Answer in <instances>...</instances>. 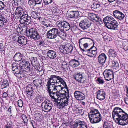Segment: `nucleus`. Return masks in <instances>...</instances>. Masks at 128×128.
<instances>
[{"mask_svg":"<svg viewBox=\"0 0 128 128\" xmlns=\"http://www.w3.org/2000/svg\"><path fill=\"white\" fill-rule=\"evenodd\" d=\"M18 42L21 45L23 46L27 44L26 39L23 36H20L18 38Z\"/></svg>","mask_w":128,"mask_h":128,"instance_id":"28","label":"nucleus"},{"mask_svg":"<svg viewBox=\"0 0 128 128\" xmlns=\"http://www.w3.org/2000/svg\"><path fill=\"white\" fill-rule=\"evenodd\" d=\"M4 23H3V22L1 20H0V26L1 27H4Z\"/></svg>","mask_w":128,"mask_h":128,"instance_id":"64","label":"nucleus"},{"mask_svg":"<svg viewBox=\"0 0 128 128\" xmlns=\"http://www.w3.org/2000/svg\"><path fill=\"white\" fill-rule=\"evenodd\" d=\"M96 98L100 100L105 98V92L103 90H100L96 92Z\"/></svg>","mask_w":128,"mask_h":128,"instance_id":"23","label":"nucleus"},{"mask_svg":"<svg viewBox=\"0 0 128 128\" xmlns=\"http://www.w3.org/2000/svg\"><path fill=\"white\" fill-rule=\"evenodd\" d=\"M22 55L20 52L16 54L13 57L14 60L15 61L18 62L22 60Z\"/></svg>","mask_w":128,"mask_h":128,"instance_id":"31","label":"nucleus"},{"mask_svg":"<svg viewBox=\"0 0 128 128\" xmlns=\"http://www.w3.org/2000/svg\"><path fill=\"white\" fill-rule=\"evenodd\" d=\"M22 9L20 8H17L16 9V11L18 12H18V15L20 18L21 19V17L22 16L25 14H26L25 12L22 10Z\"/></svg>","mask_w":128,"mask_h":128,"instance_id":"34","label":"nucleus"},{"mask_svg":"<svg viewBox=\"0 0 128 128\" xmlns=\"http://www.w3.org/2000/svg\"><path fill=\"white\" fill-rule=\"evenodd\" d=\"M64 34L62 31H59L56 28H53L47 32V36L48 38L55 39L56 42H58L60 39H64Z\"/></svg>","mask_w":128,"mask_h":128,"instance_id":"2","label":"nucleus"},{"mask_svg":"<svg viewBox=\"0 0 128 128\" xmlns=\"http://www.w3.org/2000/svg\"><path fill=\"white\" fill-rule=\"evenodd\" d=\"M38 45L40 46H44V44H45L44 42V41L42 40L38 42Z\"/></svg>","mask_w":128,"mask_h":128,"instance_id":"58","label":"nucleus"},{"mask_svg":"<svg viewBox=\"0 0 128 128\" xmlns=\"http://www.w3.org/2000/svg\"><path fill=\"white\" fill-rule=\"evenodd\" d=\"M44 2L45 5L51 3L52 2V0H43Z\"/></svg>","mask_w":128,"mask_h":128,"instance_id":"55","label":"nucleus"},{"mask_svg":"<svg viewBox=\"0 0 128 128\" xmlns=\"http://www.w3.org/2000/svg\"><path fill=\"white\" fill-rule=\"evenodd\" d=\"M126 14L122 13V12H120V20L122 19H123L125 16V15Z\"/></svg>","mask_w":128,"mask_h":128,"instance_id":"63","label":"nucleus"},{"mask_svg":"<svg viewBox=\"0 0 128 128\" xmlns=\"http://www.w3.org/2000/svg\"><path fill=\"white\" fill-rule=\"evenodd\" d=\"M81 106H82V107L83 108H84L86 106V103L85 102L83 101H81L80 102Z\"/></svg>","mask_w":128,"mask_h":128,"instance_id":"61","label":"nucleus"},{"mask_svg":"<svg viewBox=\"0 0 128 128\" xmlns=\"http://www.w3.org/2000/svg\"><path fill=\"white\" fill-rule=\"evenodd\" d=\"M12 123L11 122H9L6 126V128H12Z\"/></svg>","mask_w":128,"mask_h":128,"instance_id":"49","label":"nucleus"},{"mask_svg":"<svg viewBox=\"0 0 128 128\" xmlns=\"http://www.w3.org/2000/svg\"><path fill=\"white\" fill-rule=\"evenodd\" d=\"M22 117L24 123V124L25 125L28 122V119L26 115L24 114H22Z\"/></svg>","mask_w":128,"mask_h":128,"instance_id":"46","label":"nucleus"},{"mask_svg":"<svg viewBox=\"0 0 128 128\" xmlns=\"http://www.w3.org/2000/svg\"><path fill=\"white\" fill-rule=\"evenodd\" d=\"M57 26L59 30L62 31L64 34V38H65L66 37V34L64 31H68L70 29V26L69 24L66 21H60Z\"/></svg>","mask_w":128,"mask_h":128,"instance_id":"6","label":"nucleus"},{"mask_svg":"<svg viewBox=\"0 0 128 128\" xmlns=\"http://www.w3.org/2000/svg\"><path fill=\"white\" fill-rule=\"evenodd\" d=\"M74 125V127H77L76 128H87L86 123L79 119L75 120Z\"/></svg>","mask_w":128,"mask_h":128,"instance_id":"16","label":"nucleus"},{"mask_svg":"<svg viewBox=\"0 0 128 128\" xmlns=\"http://www.w3.org/2000/svg\"><path fill=\"white\" fill-rule=\"evenodd\" d=\"M79 19L80 20V22L79 24V25L83 30L88 28L91 26V22L88 21L84 17H81Z\"/></svg>","mask_w":128,"mask_h":128,"instance_id":"9","label":"nucleus"},{"mask_svg":"<svg viewBox=\"0 0 128 128\" xmlns=\"http://www.w3.org/2000/svg\"><path fill=\"white\" fill-rule=\"evenodd\" d=\"M31 91H33L32 86L30 84L28 85L26 88V91L29 92Z\"/></svg>","mask_w":128,"mask_h":128,"instance_id":"48","label":"nucleus"},{"mask_svg":"<svg viewBox=\"0 0 128 128\" xmlns=\"http://www.w3.org/2000/svg\"><path fill=\"white\" fill-rule=\"evenodd\" d=\"M94 16L93 18H92L94 20H96V21L98 22H102L101 18L97 16L96 14H94V16Z\"/></svg>","mask_w":128,"mask_h":128,"instance_id":"43","label":"nucleus"},{"mask_svg":"<svg viewBox=\"0 0 128 128\" xmlns=\"http://www.w3.org/2000/svg\"><path fill=\"white\" fill-rule=\"evenodd\" d=\"M114 19L111 16H107L104 18L103 20L104 23L106 26L108 23L110 22V21Z\"/></svg>","mask_w":128,"mask_h":128,"instance_id":"33","label":"nucleus"},{"mask_svg":"<svg viewBox=\"0 0 128 128\" xmlns=\"http://www.w3.org/2000/svg\"><path fill=\"white\" fill-rule=\"evenodd\" d=\"M38 14L35 11L32 12L31 13V16L34 18H38Z\"/></svg>","mask_w":128,"mask_h":128,"instance_id":"45","label":"nucleus"},{"mask_svg":"<svg viewBox=\"0 0 128 128\" xmlns=\"http://www.w3.org/2000/svg\"><path fill=\"white\" fill-rule=\"evenodd\" d=\"M115 74L117 75L118 77L119 78L120 76V72H119V70H117L116 71H115L114 72Z\"/></svg>","mask_w":128,"mask_h":128,"instance_id":"62","label":"nucleus"},{"mask_svg":"<svg viewBox=\"0 0 128 128\" xmlns=\"http://www.w3.org/2000/svg\"><path fill=\"white\" fill-rule=\"evenodd\" d=\"M42 97L38 95L36 96L35 101L38 103H40L42 101Z\"/></svg>","mask_w":128,"mask_h":128,"instance_id":"41","label":"nucleus"},{"mask_svg":"<svg viewBox=\"0 0 128 128\" xmlns=\"http://www.w3.org/2000/svg\"><path fill=\"white\" fill-rule=\"evenodd\" d=\"M63 92H64L63 94L64 96H62V97L60 98V103L57 105V107L60 109H62L64 108V106L68 105V103L69 92H66V91Z\"/></svg>","mask_w":128,"mask_h":128,"instance_id":"4","label":"nucleus"},{"mask_svg":"<svg viewBox=\"0 0 128 128\" xmlns=\"http://www.w3.org/2000/svg\"><path fill=\"white\" fill-rule=\"evenodd\" d=\"M75 98L78 100H82L85 98V95L82 92L76 91L74 93Z\"/></svg>","mask_w":128,"mask_h":128,"instance_id":"21","label":"nucleus"},{"mask_svg":"<svg viewBox=\"0 0 128 128\" xmlns=\"http://www.w3.org/2000/svg\"><path fill=\"white\" fill-rule=\"evenodd\" d=\"M112 66L114 69H115L116 70L117 69L119 68V64L118 62L112 60Z\"/></svg>","mask_w":128,"mask_h":128,"instance_id":"39","label":"nucleus"},{"mask_svg":"<svg viewBox=\"0 0 128 128\" xmlns=\"http://www.w3.org/2000/svg\"><path fill=\"white\" fill-rule=\"evenodd\" d=\"M88 116L92 124H96L101 121L102 117L98 111L96 109L91 110L88 114Z\"/></svg>","mask_w":128,"mask_h":128,"instance_id":"3","label":"nucleus"},{"mask_svg":"<svg viewBox=\"0 0 128 128\" xmlns=\"http://www.w3.org/2000/svg\"><path fill=\"white\" fill-rule=\"evenodd\" d=\"M51 6L52 11L54 13L58 12V9L57 7V5L55 3H53L51 5Z\"/></svg>","mask_w":128,"mask_h":128,"instance_id":"36","label":"nucleus"},{"mask_svg":"<svg viewBox=\"0 0 128 128\" xmlns=\"http://www.w3.org/2000/svg\"><path fill=\"white\" fill-rule=\"evenodd\" d=\"M108 55L109 57H112L114 58L116 57V53L114 51V50L112 49H110L108 52Z\"/></svg>","mask_w":128,"mask_h":128,"instance_id":"35","label":"nucleus"},{"mask_svg":"<svg viewBox=\"0 0 128 128\" xmlns=\"http://www.w3.org/2000/svg\"><path fill=\"white\" fill-rule=\"evenodd\" d=\"M92 40L90 38H80L79 40V43L83 44L84 47V49L81 48L83 51V50H87L86 48H88V44L90 42H92Z\"/></svg>","mask_w":128,"mask_h":128,"instance_id":"12","label":"nucleus"},{"mask_svg":"<svg viewBox=\"0 0 128 128\" xmlns=\"http://www.w3.org/2000/svg\"><path fill=\"white\" fill-rule=\"evenodd\" d=\"M120 125L124 126L128 124V114L126 113L122 109L120 108Z\"/></svg>","mask_w":128,"mask_h":128,"instance_id":"11","label":"nucleus"},{"mask_svg":"<svg viewBox=\"0 0 128 128\" xmlns=\"http://www.w3.org/2000/svg\"><path fill=\"white\" fill-rule=\"evenodd\" d=\"M79 15V12L78 11H72L68 13V16L71 18H76Z\"/></svg>","mask_w":128,"mask_h":128,"instance_id":"29","label":"nucleus"},{"mask_svg":"<svg viewBox=\"0 0 128 128\" xmlns=\"http://www.w3.org/2000/svg\"><path fill=\"white\" fill-rule=\"evenodd\" d=\"M105 80L109 81L114 78V73L112 70H106L103 73Z\"/></svg>","mask_w":128,"mask_h":128,"instance_id":"14","label":"nucleus"},{"mask_svg":"<svg viewBox=\"0 0 128 128\" xmlns=\"http://www.w3.org/2000/svg\"><path fill=\"white\" fill-rule=\"evenodd\" d=\"M34 120L38 121V122H40L42 120L41 114L38 113L35 114H34Z\"/></svg>","mask_w":128,"mask_h":128,"instance_id":"37","label":"nucleus"},{"mask_svg":"<svg viewBox=\"0 0 128 128\" xmlns=\"http://www.w3.org/2000/svg\"><path fill=\"white\" fill-rule=\"evenodd\" d=\"M31 63L32 66L34 67L35 69H36L37 70H39L40 68H41L40 70H39V72L41 71L42 70L43 68L42 67L40 66V64L35 59L32 60L31 61Z\"/></svg>","mask_w":128,"mask_h":128,"instance_id":"25","label":"nucleus"},{"mask_svg":"<svg viewBox=\"0 0 128 128\" xmlns=\"http://www.w3.org/2000/svg\"><path fill=\"white\" fill-rule=\"evenodd\" d=\"M20 64L14 63L12 65V70L16 74L20 70L21 68Z\"/></svg>","mask_w":128,"mask_h":128,"instance_id":"26","label":"nucleus"},{"mask_svg":"<svg viewBox=\"0 0 128 128\" xmlns=\"http://www.w3.org/2000/svg\"><path fill=\"white\" fill-rule=\"evenodd\" d=\"M26 14L22 15L21 17L20 22L26 24L28 25L31 22V17L27 14V12H25Z\"/></svg>","mask_w":128,"mask_h":128,"instance_id":"15","label":"nucleus"},{"mask_svg":"<svg viewBox=\"0 0 128 128\" xmlns=\"http://www.w3.org/2000/svg\"><path fill=\"white\" fill-rule=\"evenodd\" d=\"M48 91L49 93L50 96L52 98H57V97H62L64 96L63 94L64 93H60L58 92H54L52 91L49 92L48 90Z\"/></svg>","mask_w":128,"mask_h":128,"instance_id":"19","label":"nucleus"},{"mask_svg":"<svg viewBox=\"0 0 128 128\" xmlns=\"http://www.w3.org/2000/svg\"><path fill=\"white\" fill-rule=\"evenodd\" d=\"M46 50H48L46 53V55L48 57L51 59H54L56 58V55L54 51L52 50H49L48 49Z\"/></svg>","mask_w":128,"mask_h":128,"instance_id":"24","label":"nucleus"},{"mask_svg":"<svg viewBox=\"0 0 128 128\" xmlns=\"http://www.w3.org/2000/svg\"><path fill=\"white\" fill-rule=\"evenodd\" d=\"M73 49V46L70 44H68L64 45L61 46L59 50L61 52L64 54H67L71 52Z\"/></svg>","mask_w":128,"mask_h":128,"instance_id":"10","label":"nucleus"},{"mask_svg":"<svg viewBox=\"0 0 128 128\" xmlns=\"http://www.w3.org/2000/svg\"><path fill=\"white\" fill-rule=\"evenodd\" d=\"M113 14L116 18L120 20V12L118 10H116L113 11Z\"/></svg>","mask_w":128,"mask_h":128,"instance_id":"38","label":"nucleus"},{"mask_svg":"<svg viewBox=\"0 0 128 128\" xmlns=\"http://www.w3.org/2000/svg\"><path fill=\"white\" fill-rule=\"evenodd\" d=\"M35 5L36 4H40L42 3L41 0H34Z\"/></svg>","mask_w":128,"mask_h":128,"instance_id":"59","label":"nucleus"},{"mask_svg":"<svg viewBox=\"0 0 128 128\" xmlns=\"http://www.w3.org/2000/svg\"><path fill=\"white\" fill-rule=\"evenodd\" d=\"M4 3L1 1L0 2V10H1L4 8Z\"/></svg>","mask_w":128,"mask_h":128,"instance_id":"56","label":"nucleus"},{"mask_svg":"<svg viewBox=\"0 0 128 128\" xmlns=\"http://www.w3.org/2000/svg\"><path fill=\"white\" fill-rule=\"evenodd\" d=\"M33 83L34 85L36 86H38V84L41 86H42V80H36L34 81Z\"/></svg>","mask_w":128,"mask_h":128,"instance_id":"40","label":"nucleus"},{"mask_svg":"<svg viewBox=\"0 0 128 128\" xmlns=\"http://www.w3.org/2000/svg\"><path fill=\"white\" fill-rule=\"evenodd\" d=\"M9 82L7 80H3L0 82V88L8 92L9 88Z\"/></svg>","mask_w":128,"mask_h":128,"instance_id":"17","label":"nucleus"},{"mask_svg":"<svg viewBox=\"0 0 128 128\" xmlns=\"http://www.w3.org/2000/svg\"><path fill=\"white\" fill-rule=\"evenodd\" d=\"M83 52L84 54L90 57H95L97 53L96 48L93 46L87 50H83Z\"/></svg>","mask_w":128,"mask_h":128,"instance_id":"8","label":"nucleus"},{"mask_svg":"<svg viewBox=\"0 0 128 128\" xmlns=\"http://www.w3.org/2000/svg\"><path fill=\"white\" fill-rule=\"evenodd\" d=\"M26 35L27 36L36 40L40 38V34L37 30L35 28H32L26 31Z\"/></svg>","mask_w":128,"mask_h":128,"instance_id":"5","label":"nucleus"},{"mask_svg":"<svg viewBox=\"0 0 128 128\" xmlns=\"http://www.w3.org/2000/svg\"><path fill=\"white\" fill-rule=\"evenodd\" d=\"M69 66L72 68L78 66L80 64V63L77 60H72L69 62Z\"/></svg>","mask_w":128,"mask_h":128,"instance_id":"27","label":"nucleus"},{"mask_svg":"<svg viewBox=\"0 0 128 128\" xmlns=\"http://www.w3.org/2000/svg\"><path fill=\"white\" fill-rule=\"evenodd\" d=\"M26 72L24 70H23L22 72L20 70L17 73L16 76L17 77L24 79L27 77L28 76L26 73H25Z\"/></svg>","mask_w":128,"mask_h":128,"instance_id":"30","label":"nucleus"},{"mask_svg":"<svg viewBox=\"0 0 128 128\" xmlns=\"http://www.w3.org/2000/svg\"><path fill=\"white\" fill-rule=\"evenodd\" d=\"M97 81H98V84H102L104 83V80L100 78H98Z\"/></svg>","mask_w":128,"mask_h":128,"instance_id":"47","label":"nucleus"},{"mask_svg":"<svg viewBox=\"0 0 128 128\" xmlns=\"http://www.w3.org/2000/svg\"><path fill=\"white\" fill-rule=\"evenodd\" d=\"M54 102L56 103H57L58 104H59L60 103V97H57V98H54Z\"/></svg>","mask_w":128,"mask_h":128,"instance_id":"53","label":"nucleus"},{"mask_svg":"<svg viewBox=\"0 0 128 128\" xmlns=\"http://www.w3.org/2000/svg\"><path fill=\"white\" fill-rule=\"evenodd\" d=\"M20 63L21 69L22 70H24L26 72L30 73L32 70L30 63L28 61L23 59L21 60Z\"/></svg>","mask_w":128,"mask_h":128,"instance_id":"7","label":"nucleus"},{"mask_svg":"<svg viewBox=\"0 0 128 128\" xmlns=\"http://www.w3.org/2000/svg\"><path fill=\"white\" fill-rule=\"evenodd\" d=\"M106 57L104 53H102L98 56V61L99 64L102 66H103L105 62Z\"/></svg>","mask_w":128,"mask_h":128,"instance_id":"22","label":"nucleus"},{"mask_svg":"<svg viewBox=\"0 0 128 128\" xmlns=\"http://www.w3.org/2000/svg\"><path fill=\"white\" fill-rule=\"evenodd\" d=\"M121 67L122 68H123L126 71L128 72V66L126 64H124V65L123 64H122V66H121Z\"/></svg>","mask_w":128,"mask_h":128,"instance_id":"54","label":"nucleus"},{"mask_svg":"<svg viewBox=\"0 0 128 128\" xmlns=\"http://www.w3.org/2000/svg\"><path fill=\"white\" fill-rule=\"evenodd\" d=\"M18 104L19 107L21 108L23 106V101L20 99L18 100Z\"/></svg>","mask_w":128,"mask_h":128,"instance_id":"51","label":"nucleus"},{"mask_svg":"<svg viewBox=\"0 0 128 128\" xmlns=\"http://www.w3.org/2000/svg\"><path fill=\"white\" fill-rule=\"evenodd\" d=\"M118 25L117 21L114 19L108 23L105 26L108 28L114 30L117 27Z\"/></svg>","mask_w":128,"mask_h":128,"instance_id":"18","label":"nucleus"},{"mask_svg":"<svg viewBox=\"0 0 128 128\" xmlns=\"http://www.w3.org/2000/svg\"><path fill=\"white\" fill-rule=\"evenodd\" d=\"M83 76L82 75V73L80 72H78L75 75V78L80 82H82V80L83 79ZM84 80H83L84 81Z\"/></svg>","mask_w":128,"mask_h":128,"instance_id":"32","label":"nucleus"},{"mask_svg":"<svg viewBox=\"0 0 128 128\" xmlns=\"http://www.w3.org/2000/svg\"><path fill=\"white\" fill-rule=\"evenodd\" d=\"M92 8L94 9L99 8L100 6V4L98 2H94L92 5Z\"/></svg>","mask_w":128,"mask_h":128,"instance_id":"44","label":"nucleus"},{"mask_svg":"<svg viewBox=\"0 0 128 128\" xmlns=\"http://www.w3.org/2000/svg\"><path fill=\"white\" fill-rule=\"evenodd\" d=\"M103 127L104 128H110V127L107 122H104L103 124Z\"/></svg>","mask_w":128,"mask_h":128,"instance_id":"50","label":"nucleus"},{"mask_svg":"<svg viewBox=\"0 0 128 128\" xmlns=\"http://www.w3.org/2000/svg\"><path fill=\"white\" fill-rule=\"evenodd\" d=\"M27 93V95L28 96H31L32 95L33 91H31L29 92H26Z\"/></svg>","mask_w":128,"mask_h":128,"instance_id":"60","label":"nucleus"},{"mask_svg":"<svg viewBox=\"0 0 128 128\" xmlns=\"http://www.w3.org/2000/svg\"><path fill=\"white\" fill-rule=\"evenodd\" d=\"M28 3L30 6H34L35 5L34 0H28Z\"/></svg>","mask_w":128,"mask_h":128,"instance_id":"52","label":"nucleus"},{"mask_svg":"<svg viewBox=\"0 0 128 128\" xmlns=\"http://www.w3.org/2000/svg\"><path fill=\"white\" fill-rule=\"evenodd\" d=\"M113 112L114 114V115H113V118L115 119V121L117 124L119 125L120 124V115L119 114V113L120 112V108L118 107L115 108Z\"/></svg>","mask_w":128,"mask_h":128,"instance_id":"13","label":"nucleus"},{"mask_svg":"<svg viewBox=\"0 0 128 128\" xmlns=\"http://www.w3.org/2000/svg\"><path fill=\"white\" fill-rule=\"evenodd\" d=\"M52 105L50 103L46 102L45 103H42V110L44 112H49L52 109Z\"/></svg>","mask_w":128,"mask_h":128,"instance_id":"20","label":"nucleus"},{"mask_svg":"<svg viewBox=\"0 0 128 128\" xmlns=\"http://www.w3.org/2000/svg\"><path fill=\"white\" fill-rule=\"evenodd\" d=\"M125 29L122 30L120 29V36L123 38L126 37V35H127V32L125 30Z\"/></svg>","mask_w":128,"mask_h":128,"instance_id":"42","label":"nucleus"},{"mask_svg":"<svg viewBox=\"0 0 128 128\" xmlns=\"http://www.w3.org/2000/svg\"><path fill=\"white\" fill-rule=\"evenodd\" d=\"M68 125V122H64L62 124V126L64 128H66Z\"/></svg>","mask_w":128,"mask_h":128,"instance_id":"57","label":"nucleus"},{"mask_svg":"<svg viewBox=\"0 0 128 128\" xmlns=\"http://www.w3.org/2000/svg\"><path fill=\"white\" fill-rule=\"evenodd\" d=\"M47 82L48 90L49 92L52 91L54 92L64 93L63 91L66 89L68 92V89L66 82L62 78L59 76L56 75H52L49 78Z\"/></svg>","mask_w":128,"mask_h":128,"instance_id":"1","label":"nucleus"}]
</instances>
